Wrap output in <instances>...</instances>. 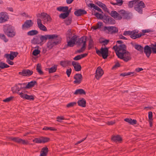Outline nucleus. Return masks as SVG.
Masks as SVG:
<instances>
[{
    "label": "nucleus",
    "instance_id": "obj_58",
    "mask_svg": "<svg viewBox=\"0 0 156 156\" xmlns=\"http://www.w3.org/2000/svg\"><path fill=\"white\" fill-rule=\"evenodd\" d=\"M131 31H124L123 33V34L124 36L130 35H131Z\"/></svg>",
    "mask_w": 156,
    "mask_h": 156
},
{
    "label": "nucleus",
    "instance_id": "obj_20",
    "mask_svg": "<svg viewBox=\"0 0 156 156\" xmlns=\"http://www.w3.org/2000/svg\"><path fill=\"white\" fill-rule=\"evenodd\" d=\"M75 80L74 82L75 83H80L82 80V76L81 74H77L74 76Z\"/></svg>",
    "mask_w": 156,
    "mask_h": 156
},
{
    "label": "nucleus",
    "instance_id": "obj_22",
    "mask_svg": "<svg viewBox=\"0 0 156 156\" xmlns=\"http://www.w3.org/2000/svg\"><path fill=\"white\" fill-rule=\"evenodd\" d=\"M151 48L148 45H146L144 48V52L147 56L148 57L151 53Z\"/></svg>",
    "mask_w": 156,
    "mask_h": 156
},
{
    "label": "nucleus",
    "instance_id": "obj_28",
    "mask_svg": "<svg viewBox=\"0 0 156 156\" xmlns=\"http://www.w3.org/2000/svg\"><path fill=\"white\" fill-rule=\"evenodd\" d=\"M48 152V148L47 147H43L41 151L40 156H46Z\"/></svg>",
    "mask_w": 156,
    "mask_h": 156
},
{
    "label": "nucleus",
    "instance_id": "obj_56",
    "mask_svg": "<svg viewBox=\"0 0 156 156\" xmlns=\"http://www.w3.org/2000/svg\"><path fill=\"white\" fill-rule=\"evenodd\" d=\"M43 129L45 130H55V129L51 127H45L43 128Z\"/></svg>",
    "mask_w": 156,
    "mask_h": 156
},
{
    "label": "nucleus",
    "instance_id": "obj_10",
    "mask_svg": "<svg viewBox=\"0 0 156 156\" xmlns=\"http://www.w3.org/2000/svg\"><path fill=\"white\" fill-rule=\"evenodd\" d=\"M108 50L107 48H102L101 50L96 49V53L99 56H102L104 59L106 58L108 56Z\"/></svg>",
    "mask_w": 156,
    "mask_h": 156
},
{
    "label": "nucleus",
    "instance_id": "obj_15",
    "mask_svg": "<svg viewBox=\"0 0 156 156\" xmlns=\"http://www.w3.org/2000/svg\"><path fill=\"white\" fill-rule=\"evenodd\" d=\"M33 23L31 20H27L25 22L22 27L23 30H25L26 28H29L33 25Z\"/></svg>",
    "mask_w": 156,
    "mask_h": 156
},
{
    "label": "nucleus",
    "instance_id": "obj_35",
    "mask_svg": "<svg viewBox=\"0 0 156 156\" xmlns=\"http://www.w3.org/2000/svg\"><path fill=\"white\" fill-rule=\"evenodd\" d=\"M38 33V31L35 30H32L28 31L27 33V34L29 36H34L37 34Z\"/></svg>",
    "mask_w": 156,
    "mask_h": 156
},
{
    "label": "nucleus",
    "instance_id": "obj_33",
    "mask_svg": "<svg viewBox=\"0 0 156 156\" xmlns=\"http://www.w3.org/2000/svg\"><path fill=\"white\" fill-rule=\"evenodd\" d=\"M57 68V66L55 65L51 68H48L49 73H53L55 72Z\"/></svg>",
    "mask_w": 156,
    "mask_h": 156
},
{
    "label": "nucleus",
    "instance_id": "obj_46",
    "mask_svg": "<svg viewBox=\"0 0 156 156\" xmlns=\"http://www.w3.org/2000/svg\"><path fill=\"white\" fill-rule=\"evenodd\" d=\"M132 16V14L131 13L126 12L123 18L125 19H129Z\"/></svg>",
    "mask_w": 156,
    "mask_h": 156
},
{
    "label": "nucleus",
    "instance_id": "obj_30",
    "mask_svg": "<svg viewBox=\"0 0 156 156\" xmlns=\"http://www.w3.org/2000/svg\"><path fill=\"white\" fill-rule=\"evenodd\" d=\"M78 103L79 106L82 107H85L86 106V101L83 98H80L78 101Z\"/></svg>",
    "mask_w": 156,
    "mask_h": 156
},
{
    "label": "nucleus",
    "instance_id": "obj_47",
    "mask_svg": "<svg viewBox=\"0 0 156 156\" xmlns=\"http://www.w3.org/2000/svg\"><path fill=\"white\" fill-rule=\"evenodd\" d=\"M0 39L2 40L5 42H7L8 41L5 36L3 34H0Z\"/></svg>",
    "mask_w": 156,
    "mask_h": 156
},
{
    "label": "nucleus",
    "instance_id": "obj_12",
    "mask_svg": "<svg viewBox=\"0 0 156 156\" xmlns=\"http://www.w3.org/2000/svg\"><path fill=\"white\" fill-rule=\"evenodd\" d=\"M9 17L7 13L2 12L0 13V23H3L7 21Z\"/></svg>",
    "mask_w": 156,
    "mask_h": 156
},
{
    "label": "nucleus",
    "instance_id": "obj_4",
    "mask_svg": "<svg viewBox=\"0 0 156 156\" xmlns=\"http://www.w3.org/2000/svg\"><path fill=\"white\" fill-rule=\"evenodd\" d=\"M4 33L8 36L12 37L15 35V32L14 28L12 27L5 26L3 28Z\"/></svg>",
    "mask_w": 156,
    "mask_h": 156
},
{
    "label": "nucleus",
    "instance_id": "obj_29",
    "mask_svg": "<svg viewBox=\"0 0 156 156\" xmlns=\"http://www.w3.org/2000/svg\"><path fill=\"white\" fill-rule=\"evenodd\" d=\"M124 121L128 122L130 124L133 125L136 124V121L135 119H132L131 118H127L124 119Z\"/></svg>",
    "mask_w": 156,
    "mask_h": 156
},
{
    "label": "nucleus",
    "instance_id": "obj_44",
    "mask_svg": "<svg viewBox=\"0 0 156 156\" xmlns=\"http://www.w3.org/2000/svg\"><path fill=\"white\" fill-rule=\"evenodd\" d=\"M85 92L84 90L82 89H79L76 90L74 94H85Z\"/></svg>",
    "mask_w": 156,
    "mask_h": 156
},
{
    "label": "nucleus",
    "instance_id": "obj_26",
    "mask_svg": "<svg viewBox=\"0 0 156 156\" xmlns=\"http://www.w3.org/2000/svg\"><path fill=\"white\" fill-rule=\"evenodd\" d=\"M86 13V11L85 10L82 9H78L75 11L74 12L75 14L77 16H80Z\"/></svg>",
    "mask_w": 156,
    "mask_h": 156
},
{
    "label": "nucleus",
    "instance_id": "obj_23",
    "mask_svg": "<svg viewBox=\"0 0 156 156\" xmlns=\"http://www.w3.org/2000/svg\"><path fill=\"white\" fill-rule=\"evenodd\" d=\"M110 14L116 20L121 19V16L119 15V13H117L116 11H112Z\"/></svg>",
    "mask_w": 156,
    "mask_h": 156
},
{
    "label": "nucleus",
    "instance_id": "obj_63",
    "mask_svg": "<svg viewBox=\"0 0 156 156\" xmlns=\"http://www.w3.org/2000/svg\"><path fill=\"white\" fill-rule=\"evenodd\" d=\"M115 123V120L109 121L108 122L107 124L109 125H112L114 124Z\"/></svg>",
    "mask_w": 156,
    "mask_h": 156
},
{
    "label": "nucleus",
    "instance_id": "obj_31",
    "mask_svg": "<svg viewBox=\"0 0 156 156\" xmlns=\"http://www.w3.org/2000/svg\"><path fill=\"white\" fill-rule=\"evenodd\" d=\"M112 140L113 141L117 142H120L122 140V138L119 135L114 136L112 137Z\"/></svg>",
    "mask_w": 156,
    "mask_h": 156
},
{
    "label": "nucleus",
    "instance_id": "obj_3",
    "mask_svg": "<svg viewBox=\"0 0 156 156\" xmlns=\"http://www.w3.org/2000/svg\"><path fill=\"white\" fill-rule=\"evenodd\" d=\"M51 39L49 41L47 44V46L49 49H51L54 45L57 44L60 42L61 38L60 36L56 35V37L54 38H51Z\"/></svg>",
    "mask_w": 156,
    "mask_h": 156
},
{
    "label": "nucleus",
    "instance_id": "obj_2",
    "mask_svg": "<svg viewBox=\"0 0 156 156\" xmlns=\"http://www.w3.org/2000/svg\"><path fill=\"white\" fill-rule=\"evenodd\" d=\"M38 18H40L41 21L44 24H48L50 22L51 18L50 16L47 14L45 13H42L41 14L38 13L37 15Z\"/></svg>",
    "mask_w": 156,
    "mask_h": 156
},
{
    "label": "nucleus",
    "instance_id": "obj_19",
    "mask_svg": "<svg viewBox=\"0 0 156 156\" xmlns=\"http://www.w3.org/2000/svg\"><path fill=\"white\" fill-rule=\"evenodd\" d=\"M11 139L13 141L22 144H28V142L25 140H23L17 137H12L11 138Z\"/></svg>",
    "mask_w": 156,
    "mask_h": 156
},
{
    "label": "nucleus",
    "instance_id": "obj_17",
    "mask_svg": "<svg viewBox=\"0 0 156 156\" xmlns=\"http://www.w3.org/2000/svg\"><path fill=\"white\" fill-rule=\"evenodd\" d=\"M37 23L38 27L40 30L44 31H46L47 30L46 27L42 23L41 19L39 18L37 19Z\"/></svg>",
    "mask_w": 156,
    "mask_h": 156
},
{
    "label": "nucleus",
    "instance_id": "obj_62",
    "mask_svg": "<svg viewBox=\"0 0 156 156\" xmlns=\"http://www.w3.org/2000/svg\"><path fill=\"white\" fill-rule=\"evenodd\" d=\"M71 69H68L66 71V74L69 77L71 72Z\"/></svg>",
    "mask_w": 156,
    "mask_h": 156
},
{
    "label": "nucleus",
    "instance_id": "obj_13",
    "mask_svg": "<svg viewBox=\"0 0 156 156\" xmlns=\"http://www.w3.org/2000/svg\"><path fill=\"white\" fill-rule=\"evenodd\" d=\"M56 37V35L52 34L50 35H47L45 36H41L40 37V40L41 41L38 42V43H41L45 41L47 39H51V38H54Z\"/></svg>",
    "mask_w": 156,
    "mask_h": 156
},
{
    "label": "nucleus",
    "instance_id": "obj_64",
    "mask_svg": "<svg viewBox=\"0 0 156 156\" xmlns=\"http://www.w3.org/2000/svg\"><path fill=\"white\" fill-rule=\"evenodd\" d=\"M85 47L82 46L81 48L78 51V52L79 53L83 52L85 49Z\"/></svg>",
    "mask_w": 156,
    "mask_h": 156
},
{
    "label": "nucleus",
    "instance_id": "obj_43",
    "mask_svg": "<svg viewBox=\"0 0 156 156\" xmlns=\"http://www.w3.org/2000/svg\"><path fill=\"white\" fill-rule=\"evenodd\" d=\"M109 40L104 39H101L100 40V42L103 45H107L108 43Z\"/></svg>",
    "mask_w": 156,
    "mask_h": 156
},
{
    "label": "nucleus",
    "instance_id": "obj_40",
    "mask_svg": "<svg viewBox=\"0 0 156 156\" xmlns=\"http://www.w3.org/2000/svg\"><path fill=\"white\" fill-rule=\"evenodd\" d=\"M70 64V62L69 61H62L61 62L60 64L63 67L66 66Z\"/></svg>",
    "mask_w": 156,
    "mask_h": 156
},
{
    "label": "nucleus",
    "instance_id": "obj_9",
    "mask_svg": "<svg viewBox=\"0 0 156 156\" xmlns=\"http://www.w3.org/2000/svg\"><path fill=\"white\" fill-rule=\"evenodd\" d=\"M103 30L106 32L110 34L116 33L118 32V30L117 27L114 26L104 27L103 28Z\"/></svg>",
    "mask_w": 156,
    "mask_h": 156
},
{
    "label": "nucleus",
    "instance_id": "obj_41",
    "mask_svg": "<svg viewBox=\"0 0 156 156\" xmlns=\"http://www.w3.org/2000/svg\"><path fill=\"white\" fill-rule=\"evenodd\" d=\"M96 3L98 6L101 7L105 11H106L107 10V8H106L105 5V4H103L102 3L99 1L98 2Z\"/></svg>",
    "mask_w": 156,
    "mask_h": 156
},
{
    "label": "nucleus",
    "instance_id": "obj_60",
    "mask_svg": "<svg viewBox=\"0 0 156 156\" xmlns=\"http://www.w3.org/2000/svg\"><path fill=\"white\" fill-rule=\"evenodd\" d=\"M152 112H148V118L149 120H152Z\"/></svg>",
    "mask_w": 156,
    "mask_h": 156
},
{
    "label": "nucleus",
    "instance_id": "obj_8",
    "mask_svg": "<svg viewBox=\"0 0 156 156\" xmlns=\"http://www.w3.org/2000/svg\"><path fill=\"white\" fill-rule=\"evenodd\" d=\"M145 7V5L141 1H136L134 7L135 10L139 13L142 14L143 13V9Z\"/></svg>",
    "mask_w": 156,
    "mask_h": 156
},
{
    "label": "nucleus",
    "instance_id": "obj_49",
    "mask_svg": "<svg viewBox=\"0 0 156 156\" xmlns=\"http://www.w3.org/2000/svg\"><path fill=\"white\" fill-rule=\"evenodd\" d=\"M111 19L110 17H107L104 19V22L106 23L111 24Z\"/></svg>",
    "mask_w": 156,
    "mask_h": 156
},
{
    "label": "nucleus",
    "instance_id": "obj_48",
    "mask_svg": "<svg viewBox=\"0 0 156 156\" xmlns=\"http://www.w3.org/2000/svg\"><path fill=\"white\" fill-rule=\"evenodd\" d=\"M36 69L40 74H43V72L41 70V66L40 64H37V66Z\"/></svg>",
    "mask_w": 156,
    "mask_h": 156
},
{
    "label": "nucleus",
    "instance_id": "obj_11",
    "mask_svg": "<svg viewBox=\"0 0 156 156\" xmlns=\"http://www.w3.org/2000/svg\"><path fill=\"white\" fill-rule=\"evenodd\" d=\"M49 139L47 137H41L39 138H35L33 141L37 143H44L49 141Z\"/></svg>",
    "mask_w": 156,
    "mask_h": 156
},
{
    "label": "nucleus",
    "instance_id": "obj_24",
    "mask_svg": "<svg viewBox=\"0 0 156 156\" xmlns=\"http://www.w3.org/2000/svg\"><path fill=\"white\" fill-rule=\"evenodd\" d=\"M20 96L23 98H25L30 100H33L34 99V96H33L28 95L22 93H20Z\"/></svg>",
    "mask_w": 156,
    "mask_h": 156
},
{
    "label": "nucleus",
    "instance_id": "obj_6",
    "mask_svg": "<svg viewBox=\"0 0 156 156\" xmlns=\"http://www.w3.org/2000/svg\"><path fill=\"white\" fill-rule=\"evenodd\" d=\"M18 54V53L15 52H11L10 54H5V57L7 58V62L10 65L13 64V62L10 60H13Z\"/></svg>",
    "mask_w": 156,
    "mask_h": 156
},
{
    "label": "nucleus",
    "instance_id": "obj_14",
    "mask_svg": "<svg viewBox=\"0 0 156 156\" xmlns=\"http://www.w3.org/2000/svg\"><path fill=\"white\" fill-rule=\"evenodd\" d=\"M103 73L104 72L100 66L98 67L96 71L95 78L99 80Z\"/></svg>",
    "mask_w": 156,
    "mask_h": 156
},
{
    "label": "nucleus",
    "instance_id": "obj_61",
    "mask_svg": "<svg viewBox=\"0 0 156 156\" xmlns=\"http://www.w3.org/2000/svg\"><path fill=\"white\" fill-rule=\"evenodd\" d=\"M57 121L59 122H61V121L65 119V118L63 116H58L57 117Z\"/></svg>",
    "mask_w": 156,
    "mask_h": 156
},
{
    "label": "nucleus",
    "instance_id": "obj_45",
    "mask_svg": "<svg viewBox=\"0 0 156 156\" xmlns=\"http://www.w3.org/2000/svg\"><path fill=\"white\" fill-rule=\"evenodd\" d=\"M136 1H131L129 2L128 6L131 8L134 5L135 6Z\"/></svg>",
    "mask_w": 156,
    "mask_h": 156
},
{
    "label": "nucleus",
    "instance_id": "obj_55",
    "mask_svg": "<svg viewBox=\"0 0 156 156\" xmlns=\"http://www.w3.org/2000/svg\"><path fill=\"white\" fill-rule=\"evenodd\" d=\"M40 52V51L38 49H35L33 52V54L35 56L37 55Z\"/></svg>",
    "mask_w": 156,
    "mask_h": 156
},
{
    "label": "nucleus",
    "instance_id": "obj_36",
    "mask_svg": "<svg viewBox=\"0 0 156 156\" xmlns=\"http://www.w3.org/2000/svg\"><path fill=\"white\" fill-rule=\"evenodd\" d=\"M68 7L67 6L59 7L57 8V9L60 11L67 12L68 11Z\"/></svg>",
    "mask_w": 156,
    "mask_h": 156
},
{
    "label": "nucleus",
    "instance_id": "obj_59",
    "mask_svg": "<svg viewBox=\"0 0 156 156\" xmlns=\"http://www.w3.org/2000/svg\"><path fill=\"white\" fill-rule=\"evenodd\" d=\"M95 15L98 18H102L103 16L102 14L99 13L98 12H96L95 14Z\"/></svg>",
    "mask_w": 156,
    "mask_h": 156
},
{
    "label": "nucleus",
    "instance_id": "obj_39",
    "mask_svg": "<svg viewBox=\"0 0 156 156\" xmlns=\"http://www.w3.org/2000/svg\"><path fill=\"white\" fill-rule=\"evenodd\" d=\"M115 2H114L112 1L110 2L111 4L114 5L121 6L123 3L122 1H116Z\"/></svg>",
    "mask_w": 156,
    "mask_h": 156
},
{
    "label": "nucleus",
    "instance_id": "obj_57",
    "mask_svg": "<svg viewBox=\"0 0 156 156\" xmlns=\"http://www.w3.org/2000/svg\"><path fill=\"white\" fill-rule=\"evenodd\" d=\"M12 99V97H11L8 98L3 100V101L5 102H9L11 101Z\"/></svg>",
    "mask_w": 156,
    "mask_h": 156
},
{
    "label": "nucleus",
    "instance_id": "obj_52",
    "mask_svg": "<svg viewBox=\"0 0 156 156\" xmlns=\"http://www.w3.org/2000/svg\"><path fill=\"white\" fill-rule=\"evenodd\" d=\"M151 48L152 49L153 53H156V44H152L151 45Z\"/></svg>",
    "mask_w": 156,
    "mask_h": 156
},
{
    "label": "nucleus",
    "instance_id": "obj_1",
    "mask_svg": "<svg viewBox=\"0 0 156 156\" xmlns=\"http://www.w3.org/2000/svg\"><path fill=\"white\" fill-rule=\"evenodd\" d=\"M66 37L68 40L70 39L68 42V45L70 47H73L75 44L77 39V37L76 35H72V33L70 29H69L66 33Z\"/></svg>",
    "mask_w": 156,
    "mask_h": 156
},
{
    "label": "nucleus",
    "instance_id": "obj_34",
    "mask_svg": "<svg viewBox=\"0 0 156 156\" xmlns=\"http://www.w3.org/2000/svg\"><path fill=\"white\" fill-rule=\"evenodd\" d=\"M87 54H84L81 55H78L75 57L73 59L74 60H79L81 58H83L85 57L86 56H87Z\"/></svg>",
    "mask_w": 156,
    "mask_h": 156
},
{
    "label": "nucleus",
    "instance_id": "obj_54",
    "mask_svg": "<svg viewBox=\"0 0 156 156\" xmlns=\"http://www.w3.org/2000/svg\"><path fill=\"white\" fill-rule=\"evenodd\" d=\"M133 73H124L121 74L120 76H131Z\"/></svg>",
    "mask_w": 156,
    "mask_h": 156
},
{
    "label": "nucleus",
    "instance_id": "obj_27",
    "mask_svg": "<svg viewBox=\"0 0 156 156\" xmlns=\"http://www.w3.org/2000/svg\"><path fill=\"white\" fill-rule=\"evenodd\" d=\"M72 65L76 71H79L81 70V67L80 65L79 64L77 63L76 62L73 61L72 62Z\"/></svg>",
    "mask_w": 156,
    "mask_h": 156
},
{
    "label": "nucleus",
    "instance_id": "obj_7",
    "mask_svg": "<svg viewBox=\"0 0 156 156\" xmlns=\"http://www.w3.org/2000/svg\"><path fill=\"white\" fill-rule=\"evenodd\" d=\"M113 48L115 50L116 55H117L126 51V46L124 44H121L119 45H117L114 46Z\"/></svg>",
    "mask_w": 156,
    "mask_h": 156
},
{
    "label": "nucleus",
    "instance_id": "obj_25",
    "mask_svg": "<svg viewBox=\"0 0 156 156\" xmlns=\"http://www.w3.org/2000/svg\"><path fill=\"white\" fill-rule=\"evenodd\" d=\"M102 25L103 24L102 23L98 22L95 26H92L91 28L93 30V31L94 30H96L98 29L103 31V28L102 29L101 28Z\"/></svg>",
    "mask_w": 156,
    "mask_h": 156
},
{
    "label": "nucleus",
    "instance_id": "obj_42",
    "mask_svg": "<svg viewBox=\"0 0 156 156\" xmlns=\"http://www.w3.org/2000/svg\"><path fill=\"white\" fill-rule=\"evenodd\" d=\"M135 48L137 50L143 52V48L141 45L139 44H136L134 45Z\"/></svg>",
    "mask_w": 156,
    "mask_h": 156
},
{
    "label": "nucleus",
    "instance_id": "obj_5",
    "mask_svg": "<svg viewBox=\"0 0 156 156\" xmlns=\"http://www.w3.org/2000/svg\"><path fill=\"white\" fill-rule=\"evenodd\" d=\"M121 53L120 54L117 55L119 58L126 62H127L131 59L130 54L128 51H126L122 53Z\"/></svg>",
    "mask_w": 156,
    "mask_h": 156
},
{
    "label": "nucleus",
    "instance_id": "obj_51",
    "mask_svg": "<svg viewBox=\"0 0 156 156\" xmlns=\"http://www.w3.org/2000/svg\"><path fill=\"white\" fill-rule=\"evenodd\" d=\"M126 12L124 10H121L119 12V14L121 16V19L123 17Z\"/></svg>",
    "mask_w": 156,
    "mask_h": 156
},
{
    "label": "nucleus",
    "instance_id": "obj_50",
    "mask_svg": "<svg viewBox=\"0 0 156 156\" xmlns=\"http://www.w3.org/2000/svg\"><path fill=\"white\" fill-rule=\"evenodd\" d=\"M9 66L4 63L2 62H0V68L2 69L8 68Z\"/></svg>",
    "mask_w": 156,
    "mask_h": 156
},
{
    "label": "nucleus",
    "instance_id": "obj_53",
    "mask_svg": "<svg viewBox=\"0 0 156 156\" xmlns=\"http://www.w3.org/2000/svg\"><path fill=\"white\" fill-rule=\"evenodd\" d=\"M76 103L75 102H72L68 104L67 105V107L68 108H70L76 105Z\"/></svg>",
    "mask_w": 156,
    "mask_h": 156
},
{
    "label": "nucleus",
    "instance_id": "obj_32",
    "mask_svg": "<svg viewBox=\"0 0 156 156\" xmlns=\"http://www.w3.org/2000/svg\"><path fill=\"white\" fill-rule=\"evenodd\" d=\"M88 6L90 7L91 8H93L97 10V11L100 12H101V10L99 7L97 6L96 5L92 3H89L88 5Z\"/></svg>",
    "mask_w": 156,
    "mask_h": 156
},
{
    "label": "nucleus",
    "instance_id": "obj_18",
    "mask_svg": "<svg viewBox=\"0 0 156 156\" xmlns=\"http://www.w3.org/2000/svg\"><path fill=\"white\" fill-rule=\"evenodd\" d=\"M130 37L133 39L139 38L141 36V34H137L138 31L136 30H134L131 31Z\"/></svg>",
    "mask_w": 156,
    "mask_h": 156
},
{
    "label": "nucleus",
    "instance_id": "obj_21",
    "mask_svg": "<svg viewBox=\"0 0 156 156\" xmlns=\"http://www.w3.org/2000/svg\"><path fill=\"white\" fill-rule=\"evenodd\" d=\"M33 73V71L29 69H27L23 70L22 72H19V74L23 76H29L31 75Z\"/></svg>",
    "mask_w": 156,
    "mask_h": 156
},
{
    "label": "nucleus",
    "instance_id": "obj_37",
    "mask_svg": "<svg viewBox=\"0 0 156 156\" xmlns=\"http://www.w3.org/2000/svg\"><path fill=\"white\" fill-rule=\"evenodd\" d=\"M36 83L35 81H32L29 82L26 85V87L27 88H30L33 87Z\"/></svg>",
    "mask_w": 156,
    "mask_h": 156
},
{
    "label": "nucleus",
    "instance_id": "obj_38",
    "mask_svg": "<svg viewBox=\"0 0 156 156\" xmlns=\"http://www.w3.org/2000/svg\"><path fill=\"white\" fill-rule=\"evenodd\" d=\"M69 13L70 11H67L66 12L61 14L59 16V17L64 19L68 16Z\"/></svg>",
    "mask_w": 156,
    "mask_h": 156
},
{
    "label": "nucleus",
    "instance_id": "obj_16",
    "mask_svg": "<svg viewBox=\"0 0 156 156\" xmlns=\"http://www.w3.org/2000/svg\"><path fill=\"white\" fill-rule=\"evenodd\" d=\"M86 38L85 37H82L79 39L77 41L78 45L85 47L86 45Z\"/></svg>",
    "mask_w": 156,
    "mask_h": 156
}]
</instances>
